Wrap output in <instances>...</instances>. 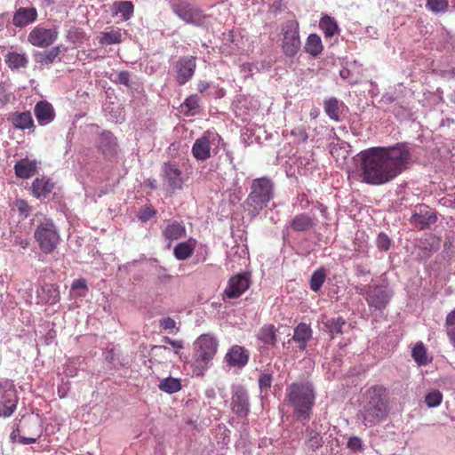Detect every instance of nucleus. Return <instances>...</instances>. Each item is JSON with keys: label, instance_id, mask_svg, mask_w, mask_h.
<instances>
[{"label": "nucleus", "instance_id": "obj_43", "mask_svg": "<svg viewBox=\"0 0 455 455\" xmlns=\"http://www.w3.org/2000/svg\"><path fill=\"white\" fill-rule=\"evenodd\" d=\"M325 278V271L323 268L315 270L310 278V289L313 291H318L324 283Z\"/></svg>", "mask_w": 455, "mask_h": 455}, {"label": "nucleus", "instance_id": "obj_30", "mask_svg": "<svg viewBox=\"0 0 455 455\" xmlns=\"http://www.w3.org/2000/svg\"><path fill=\"white\" fill-rule=\"evenodd\" d=\"M290 226L296 232H306L315 226L314 219L306 213H299L294 216Z\"/></svg>", "mask_w": 455, "mask_h": 455}, {"label": "nucleus", "instance_id": "obj_4", "mask_svg": "<svg viewBox=\"0 0 455 455\" xmlns=\"http://www.w3.org/2000/svg\"><path fill=\"white\" fill-rule=\"evenodd\" d=\"M218 346V340L211 334H202L195 340L191 363L195 376H204L217 354Z\"/></svg>", "mask_w": 455, "mask_h": 455}, {"label": "nucleus", "instance_id": "obj_59", "mask_svg": "<svg viewBox=\"0 0 455 455\" xmlns=\"http://www.w3.org/2000/svg\"><path fill=\"white\" fill-rule=\"evenodd\" d=\"M14 244L20 246L23 249H26L29 245V241L27 238L22 236H15Z\"/></svg>", "mask_w": 455, "mask_h": 455}, {"label": "nucleus", "instance_id": "obj_37", "mask_svg": "<svg viewBox=\"0 0 455 455\" xmlns=\"http://www.w3.org/2000/svg\"><path fill=\"white\" fill-rule=\"evenodd\" d=\"M182 110L187 116H195L198 113L200 108V99L194 94L188 97L181 105Z\"/></svg>", "mask_w": 455, "mask_h": 455}, {"label": "nucleus", "instance_id": "obj_25", "mask_svg": "<svg viewBox=\"0 0 455 455\" xmlns=\"http://www.w3.org/2000/svg\"><path fill=\"white\" fill-rule=\"evenodd\" d=\"M162 235L166 241L169 242V245L172 241L179 240L187 235L185 226L181 222L176 220L169 222L165 228L162 230Z\"/></svg>", "mask_w": 455, "mask_h": 455}, {"label": "nucleus", "instance_id": "obj_56", "mask_svg": "<svg viewBox=\"0 0 455 455\" xmlns=\"http://www.w3.org/2000/svg\"><path fill=\"white\" fill-rule=\"evenodd\" d=\"M11 100V93H8L5 89L0 85V108H4Z\"/></svg>", "mask_w": 455, "mask_h": 455}, {"label": "nucleus", "instance_id": "obj_21", "mask_svg": "<svg viewBox=\"0 0 455 455\" xmlns=\"http://www.w3.org/2000/svg\"><path fill=\"white\" fill-rule=\"evenodd\" d=\"M37 18V11L35 7H20L12 18V24L17 28L26 27Z\"/></svg>", "mask_w": 455, "mask_h": 455}, {"label": "nucleus", "instance_id": "obj_33", "mask_svg": "<svg viewBox=\"0 0 455 455\" xmlns=\"http://www.w3.org/2000/svg\"><path fill=\"white\" fill-rule=\"evenodd\" d=\"M276 328L273 324L263 325L259 333L258 339L264 344L275 346L277 342Z\"/></svg>", "mask_w": 455, "mask_h": 455}, {"label": "nucleus", "instance_id": "obj_18", "mask_svg": "<svg viewBox=\"0 0 455 455\" xmlns=\"http://www.w3.org/2000/svg\"><path fill=\"white\" fill-rule=\"evenodd\" d=\"M34 114L37 123L42 125H47L55 118V110L52 105L47 100L38 101L34 108Z\"/></svg>", "mask_w": 455, "mask_h": 455}, {"label": "nucleus", "instance_id": "obj_3", "mask_svg": "<svg viewBox=\"0 0 455 455\" xmlns=\"http://www.w3.org/2000/svg\"><path fill=\"white\" fill-rule=\"evenodd\" d=\"M285 395L298 419L307 422L315 400L312 383L308 381L291 383L286 388Z\"/></svg>", "mask_w": 455, "mask_h": 455}, {"label": "nucleus", "instance_id": "obj_61", "mask_svg": "<svg viewBox=\"0 0 455 455\" xmlns=\"http://www.w3.org/2000/svg\"><path fill=\"white\" fill-rule=\"evenodd\" d=\"M209 87H210V84L206 81H200L197 84V90L200 92H204Z\"/></svg>", "mask_w": 455, "mask_h": 455}, {"label": "nucleus", "instance_id": "obj_14", "mask_svg": "<svg viewBox=\"0 0 455 455\" xmlns=\"http://www.w3.org/2000/svg\"><path fill=\"white\" fill-rule=\"evenodd\" d=\"M196 68V57L183 56L175 63L177 72L176 81L180 85L188 82L195 74Z\"/></svg>", "mask_w": 455, "mask_h": 455}, {"label": "nucleus", "instance_id": "obj_64", "mask_svg": "<svg viewBox=\"0 0 455 455\" xmlns=\"http://www.w3.org/2000/svg\"><path fill=\"white\" fill-rule=\"evenodd\" d=\"M451 101H452L453 103H455V92H454V93H453V94H452V96H451Z\"/></svg>", "mask_w": 455, "mask_h": 455}, {"label": "nucleus", "instance_id": "obj_15", "mask_svg": "<svg viewBox=\"0 0 455 455\" xmlns=\"http://www.w3.org/2000/svg\"><path fill=\"white\" fill-rule=\"evenodd\" d=\"M250 286V279L246 274H238L229 278L224 291V298L237 299Z\"/></svg>", "mask_w": 455, "mask_h": 455}, {"label": "nucleus", "instance_id": "obj_13", "mask_svg": "<svg viewBox=\"0 0 455 455\" xmlns=\"http://www.w3.org/2000/svg\"><path fill=\"white\" fill-rule=\"evenodd\" d=\"M231 410L241 419H246L250 412V402L247 391L242 386L233 388L231 396Z\"/></svg>", "mask_w": 455, "mask_h": 455}, {"label": "nucleus", "instance_id": "obj_57", "mask_svg": "<svg viewBox=\"0 0 455 455\" xmlns=\"http://www.w3.org/2000/svg\"><path fill=\"white\" fill-rule=\"evenodd\" d=\"M291 135L298 137L301 141H306L307 140V133L305 128L298 127L291 131Z\"/></svg>", "mask_w": 455, "mask_h": 455}, {"label": "nucleus", "instance_id": "obj_34", "mask_svg": "<svg viewBox=\"0 0 455 455\" xmlns=\"http://www.w3.org/2000/svg\"><path fill=\"white\" fill-rule=\"evenodd\" d=\"M319 27L325 37H331L339 31V26L335 20L326 14L321 18Z\"/></svg>", "mask_w": 455, "mask_h": 455}, {"label": "nucleus", "instance_id": "obj_19", "mask_svg": "<svg viewBox=\"0 0 455 455\" xmlns=\"http://www.w3.org/2000/svg\"><path fill=\"white\" fill-rule=\"evenodd\" d=\"M98 148L105 158H112L116 155V138L110 132L100 133L98 140Z\"/></svg>", "mask_w": 455, "mask_h": 455}, {"label": "nucleus", "instance_id": "obj_29", "mask_svg": "<svg viewBox=\"0 0 455 455\" xmlns=\"http://www.w3.org/2000/svg\"><path fill=\"white\" fill-rule=\"evenodd\" d=\"M4 61L11 70L25 68L28 65V57L26 53L9 52L4 56Z\"/></svg>", "mask_w": 455, "mask_h": 455}, {"label": "nucleus", "instance_id": "obj_36", "mask_svg": "<svg viewBox=\"0 0 455 455\" xmlns=\"http://www.w3.org/2000/svg\"><path fill=\"white\" fill-rule=\"evenodd\" d=\"M60 46H56L52 48L48 52H39L38 54H36V60L37 63L41 65L48 66L55 61L56 58L60 55Z\"/></svg>", "mask_w": 455, "mask_h": 455}, {"label": "nucleus", "instance_id": "obj_62", "mask_svg": "<svg viewBox=\"0 0 455 455\" xmlns=\"http://www.w3.org/2000/svg\"><path fill=\"white\" fill-rule=\"evenodd\" d=\"M167 350H169V347H167L166 346H157V345H155L151 348L152 352L158 351V352L162 353V352H164V351H167Z\"/></svg>", "mask_w": 455, "mask_h": 455}, {"label": "nucleus", "instance_id": "obj_8", "mask_svg": "<svg viewBox=\"0 0 455 455\" xmlns=\"http://www.w3.org/2000/svg\"><path fill=\"white\" fill-rule=\"evenodd\" d=\"M173 12L186 23L201 26L205 21L203 12L187 1H181L172 5Z\"/></svg>", "mask_w": 455, "mask_h": 455}, {"label": "nucleus", "instance_id": "obj_6", "mask_svg": "<svg viewBox=\"0 0 455 455\" xmlns=\"http://www.w3.org/2000/svg\"><path fill=\"white\" fill-rule=\"evenodd\" d=\"M42 435V427L36 418L28 416L22 417L17 424L16 428L11 433L13 442L21 444L35 443Z\"/></svg>", "mask_w": 455, "mask_h": 455}, {"label": "nucleus", "instance_id": "obj_26", "mask_svg": "<svg viewBox=\"0 0 455 455\" xmlns=\"http://www.w3.org/2000/svg\"><path fill=\"white\" fill-rule=\"evenodd\" d=\"M366 300L370 307L381 310L388 303L389 298L382 287L375 286L368 293Z\"/></svg>", "mask_w": 455, "mask_h": 455}, {"label": "nucleus", "instance_id": "obj_24", "mask_svg": "<svg viewBox=\"0 0 455 455\" xmlns=\"http://www.w3.org/2000/svg\"><path fill=\"white\" fill-rule=\"evenodd\" d=\"M164 176L168 182V186L172 190L181 189L183 180L181 178V171L174 164H164Z\"/></svg>", "mask_w": 455, "mask_h": 455}, {"label": "nucleus", "instance_id": "obj_9", "mask_svg": "<svg viewBox=\"0 0 455 455\" xmlns=\"http://www.w3.org/2000/svg\"><path fill=\"white\" fill-rule=\"evenodd\" d=\"M221 137L216 132L207 130L196 139L192 147V155L197 161H205L211 157V146Z\"/></svg>", "mask_w": 455, "mask_h": 455}, {"label": "nucleus", "instance_id": "obj_41", "mask_svg": "<svg viewBox=\"0 0 455 455\" xmlns=\"http://www.w3.org/2000/svg\"><path fill=\"white\" fill-rule=\"evenodd\" d=\"M323 324L328 332L333 335L342 333V328L346 324V321L343 317L339 316L336 318L327 319Z\"/></svg>", "mask_w": 455, "mask_h": 455}, {"label": "nucleus", "instance_id": "obj_11", "mask_svg": "<svg viewBox=\"0 0 455 455\" xmlns=\"http://www.w3.org/2000/svg\"><path fill=\"white\" fill-rule=\"evenodd\" d=\"M300 47V39L298 24L291 21L283 28V50L286 56L293 57Z\"/></svg>", "mask_w": 455, "mask_h": 455}, {"label": "nucleus", "instance_id": "obj_2", "mask_svg": "<svg viewBox=\"0 0 455 455\" xmlns=\"http://www.w3.org/2000/svg\"><path fill=\"white\" fill-rule=\"evenodd\" d=\"M361 410L363 423L366 427H371L386 418L388 411V392L383 386H372L366 390Z\"/></svg>", "mask_w": 455, "mask_h": 455}, {"label": "nucleus", "instance_id": "obj_5", "mask_svg": "<svg viewBox=\"0 0 455 455\" xmlns=\"http://www.w3.org/2000/svg\"><path fill=\"white\" fill-rule=\"evenodd\" d=\"M275 196V184L267 177L252 180L250 193L244 200L245 209L252 216H257Z\"/></svg>", "mask_w": 455, "mask_h": 455}, {"label": "nucleus", "instance_id": "obj_63", "mask_svg": "<svg viewBox=\"0 0 455 455\" xmlns=\"http://www.w3.org/2000/svg\"><path fill=\"white\" fill-rule=\"evenodd\" d=\"M147 187L150 188L151 189L156 188V180H148L146 182Z\"/></svg>", "mask_w": 455, "mask_h": 455}, {"label": "nucleus", "instance_id": "obj_35", "mask_svg": "<svg viewBox=\"0 0 455 455\" xmlns=\"http://www.w3.org/2000/svg\"><path fill=\"white\" fill-rule=\"evenodd\" d=\"M158 387L163 392L173 394L179 392L182 386L180 379L168 377L160 381Z\"/></svg>", "mask_w": 455, "mask_h": 455}, {"label": "nucleus", "instance_id": "obj_47", "mask_svg": "<svg viewBox=\"0 0 455 455\" xmlns=\"http://www.w3.org/2000/svg\"><path fill=\"white\" fill-rule=\"evenodd\" d=\"M308 445L315 451L323 445L322 436L316 430H308Z\"/></svg>", "mask_w": 455, "mask_h": 455}, {"label": "nucleus", "instance_id": "obj_22", "mask_svg": "<svg viewBox=\"0 0 455 455\" xmlns=\"http://www.w3.org/2000/svg\"><path fill=\"white\" fill-rule=\"evenodd\" d=\"M7 121L18 130L35 128L34 119L30 111L12 112L8 115Z\"/></svg>", "mask_w": 455, "mask_h": 455}, {"label": "nucleus", "instance_id": "obj_1", "mask_svg": "<svg viewBox=\"0 0 455 455\" xmlns=\"http://www.w3.org/2000/svg\"><path fill=\"white\" fill-rule=\"evenodd\" d=\"M358 171L362 182L379 186L393 180L406 169L411 153L403 145L391 148L375 147L363 150L358 155Z\"/></svg>", "mask_w": 455, "mask_h": 455}, {"label": "nucleus", "instance_id": "obj_38", "mask_svg": "<svg viewBox=\"0 0 455 455\" xmlns=\"http://www.w3.org/2000/svg\"><path fill=\"white\" fill-rule=\"evenodd\" d=\"M411 356L419 365H427L429 362L427 359V350L422 342H418L412 348Z\"/></svg>", "mask_w": 455, "mask_h": 455}, {"label": "nucleus", "instance_id": "obj_58", "mask_svg": "<svg viewBox=\"0 0 455 455\" xmlns=\"http://www.w3.org/2000/svg\"><path fill=\"white\" fill-rule=\"evenodd\" d=\"M83 289L87 290L86 281L84 279H76L72 283V290Z\"/></svg>", "mask_w": 455, "mask_h": 455}, {"label": "nucleus", "instance_id": "obj_55", "mask_svg": "<svg viewBox=\"0 0 455 455\" xmlns=\"http://www.w3.org/2000/svg\"><path fill=\"white\" fill-rule=\"evenodd\" d=\"M159 325L164 330H172L176 327V322L171 317H165L160 320Z\"/></svg>", "mask_w": 455, "mask_h": 455}, {"label": "nucleus", "instance_id": "obj_60", "mask_svg": "<svg viewBox=\"0 0 455 455\" xmlns=\"http://www.w3.org/2000/svg\"><path fill=\"white\" fill-rule=\"evenodd\" d=\"M444 204L449 203L451 206L455 208V193L448 194L447 198H443Z\"/></svg>", "mask_w": 455, "mask_h": 455}, {"label": "nucleus", "instance_id": "obj_31", "mask_svg": "<svg viewBox=\"0 0 455 455\" xmlns=\"http://www.w3.org/2000/svg\"><path fill=\"white\" fill-rule=\"evenodd\" d=\"M196 248V240L188 239L186 242L179 243L173 249V255L178 260H185L190 258Z\"/></svg>", "mask_w": 455, "mask_h": 455}, {"label": "nucleus", "instance_id": "obj_42", "mask_svg": "<svg viewBox=\"0 0 455 455\" xmlns=\"http://www.w3.org/2000/svg\"><path fill=\"white\" fill-rule=\"evenodd\" d=\"M446 333L451 344L455 347V309L451 310L445 318Z\"/></svg>", "mask_w": 455, "mask_h": 455}, {"label": "nucleus", "instance_id": "obj_49", "mask_svg": "<svg viewBox=\"0 0 455 455\" xmlns=\"http://www.w3.org/2000/svg\"><path fill=\"white\" fill-rule=\"evenodd\" d=\"M376 244L379 250L387 251L391 246V239L385 233H379L376 240Z\"/></svg>", "mask_w": 455, "mask_h": 455}, {"label": "nucleus", "instance_id": "obj_20", "mask_svg": "<svg viewBox=\"0 0 455 455\" xmlns=\"http://www.w3.org/2000/svg\"><path fill=\"white\" fill-rule=\"evenodd\" d=\"M17 406V398L12 390H6L0 385V416L10 417Z\"/></svg>", "mask_w": 455, "mask_h": 455}, {"label": "nucleus", "instance_id": "obj_32", "mask_svg": "<svg viewBox=\"0 0 455 455\" xmlns=\"http://www.w3.org/2000/svg\"><path fill=\"white\" fill-rule=\"evenodd\" d=\"M304 50L312 57H317L323 50L321 37L317 34H310L306 41Z\"/></svg>", "mask_w": 455, "mask_h": 455}, {"label": "nucleus", "instance_id": "obj_54", "mask_svg": "<svg viewBox=\"0 0 455 455\" xmlns=\"http://www.w3.org/2000/svg\"><path fill=\"white\" fill-rule=\"evenodd\" d=\"M130 78L131 75L128 71H120L117 74L116 82H118L121 84H124L125 86H130Z\"/></svg>", "mask_w": 455, "mask_h": 455}, {"label": "nucleus", "instance_id": "obj_46", "mask_svg": "<svg viewBox=\"0 0 455 455\" xmlns=\"http://www.w3.org/2000/svg\"><path fill=\"white\" fill-rule=\"evenodd\" d=\"M443 401V395L439 390L429 392L425 397V403L428 407H436Z\"/></svg>", "mask_w": 455, "mask_h": 455}, {"label": "nucleus", "instance_id": "obj_52", "mask_svg": "<svg viewBox=\"0 0 455 455\" xmlns=\"http://www.w3.org/2000/svg\"><path fill=\"white\" fill-rule=\"evenodd\" d=\"M362 440L357 436L350 437L347 442V447L354 451H360L362 449Z\"/></svg>", "mask_w": 455, "mask_h": 455}, {"label": "nucleus", "instance_id": "obj_12", "mask_svg": "<svg viewBox=\"0 0 455 455\" xmlns=\"http://www.w3.org/2000/svg\"><path fill=\"white\" fill-rule=\"evenodd\" d=\"M410 223L419 229L428 228L437 220L435 212L426 204L416 205L410 218Z\"/></svg>", "mask_w": 455, "mask_h": 455}, {"label": "nucleus", "instance_id": "obj_17", "mask_svg": "<svg viewBox=\"0 0 455 455\" xmlns=\"http://www.w3.org/2000/svg\"><path fill=\"white\" fill-rule=\"evenodd\" d=\"M38 303L54 305L60 301V295L58 285L44 283L36 290Z\"/></svg>", "mask_w": 455, "mask_h": 455}, {"label": "nucleus", "instance_id": "obj_40", "mask_svg": "<svg viewBox=\"0 0 455 455\" xmlns=\"http://www.w3.org/2000/svg\"><path fill=\"white\" fill-rule=\"evenodd\" d=\"M122 42V34L119 30H111L101 32L99 37V43L104 44H120Z\"/></svg>", "mask_w": 455, "mask_h": 455}, {"label": "nucleus", "instance_id": "obj_23", "mask_svg": "<svg viewBox=\"0 0 455 455\" xmlns=\"http://www.w3.org/2000/svg\"><path fill=\"white\" fill-rule=\"evenodd\" d=\"M54 183L44 177L36 178L31 185V193L37 199L46 198L53 190Z\"/></svg>", "mask_w": 455, "mask_h": 455}, {"label": "nucleus", "instance_id": "obj_51", "mask_svg": "<svg viewBox=\"0 0 455 455\" xmlns=\"http://www.w3.org/2000/svg\"><path fill=\"white\" fill-rule=\"evenodd\" d=\"M162 341L165 344L172 346L174 349V353L178 355L181 349L184 348L183 340L172 339L167 336L163 337Z\"/></svg>", "mask_w": 455, "mask_h": 455}, {"label": "nucleus", "instance_id": "obj_16", "mask_svg": "<svg viewBox=\"0 0 455 455\" xmlns=\"http://www.w3.org/2000/svg\"><path fill=\"white\" fill-rule=\"evenodd\" d=\"M249 351L239 345L232 346L225 355V362L228 365L243 368L249 362Z\"/></svg>", "mask_w": 455, "mask_h": 455}, {"label": "nucleus", "instance_id": "obj_53", "mask_svg": "<svg viewBox=\"0 0 455 455\" xmlns=\"http://www.w3.org/2000/svg\"><path fill=\"white\" fill-rule=\"evenodd\" d=\"M272 383V377L269 374H262L259 379V385L261 389L269 388Z\"/></svg>", "mask_w": 455, "mask_h": 455}, {"label": "nucleus", "instance_id": "obj_44", "mask_svg": "<svg viewBox=\"0 0 455 455\" xmlns=\"http://www.w3.org/2000/svg\"><path fill=\"white\" fill-rule=\"evenodd\" d=\"M117 13H120L124 20H129L133 13V4L130 1H119L115 3Z\"/></svg>", "mask_w": 455, "mask_h": 455}, {"label": "nucleus", "instance_id": "obj_45", "mask_svg": "<svg viewBox=\"0 0 455 455\" xmlns=\"http://www.w3.org/2000/svg\"><path fill=\"white\" fill-rule=\"evenodd\" d=\"M426 6L433 12H445L449 7V1L426 0Z\"/></svg>", "mask_w": 455, "mask_h": 455}, {"label": "nucleus", "instance_id": "obj_10", "mask_svg": "<svg viewBox=\"0 0 455 455\" xmlns=\"http://www.w3.org/2000/svg\"><path fill=\"white\" fill-rule=\"evenodd\" d=\"M58 36L59 32L56 28L36 26L28 33V41L33 46L47 48L58 39Z\"/></svg>", "mask_w": 455, "mask_h": 455}, {"label": "nucleus", "instance_id": "obj_7", "mask_svg": "<svg viewBox=\"0 0 455 455\" xmlns=\"http://www.w3.org/2000/svg\"><path fill=\"white\" fill-rule=\"evenodd\" d=\"M35 238L40 250L49 254L52 252L60 243V235L52 220L44 219L35 230Z\"/></svg>", "mask_w": 455, "mask_h": 455}, {"label": "nucleus", "instance_id": "obj_50", "mask_svg": "<svg viewBox=\"0 0 455 455\" xmlns=\"http://www.w3.org/2000/svg\"><path fill=\"white\" fill-rule=\"evenodd\" d=\"M14 205L21 216L27 218L31 211V207L24 199H18L14 202Z\"/></svg>", "mask_w": 455, "mask_h": 455}, {"label": "nucleus", "instance_id": "obj_28", "mask_svg": "<svg viewBox=\"0 0 455 455\" xmlns=\"http://www.w3.org/2000/svg\"><path fill=\"white\" fill-rule=\"evenodd\" d=\"M15 175L20 179H28L36 172V162L28 158L21 159L14 165Z\"/></svg>", "mask_w": 455, "mask_h": 455}, {"label": "nucleus", "instance_id": "obj_27", "mask_svg": "<svg viewBox=\"0 0 455 455\" xmlns=\"http://www.w3.org/2000/svg\"><path fill=\"white\" fill-rule=\"evenodd\" d=\"M312 338V329L305 323H300L294 329L292 339L298 343V347L300 350H305L308 340Z\"/></svg>", "mask_w": 455, "mask_h": 455}, {"label": "nucleus", "instance_id": "obj_48", "mask_svg": "<svg viewBox=\"0 0 455 455\" xmlns=\"http://www.w3.org/2000/svg\"><path fill=\"white\" fill-rule=\"evenodd\" d=\"M156 214V211L151 204H146L140 210L138 218L142 222H147Z\"/></svg>", "mask_w": 455, "mask_h": 455}, {"label": "nucleus", "instance_id": "obj_39", "mask_svg": "<svg viewBox=\"0 0 455 455\" xmlns=\"http://www.w3.org/2000/svg\"><path fill=\"white\" fill-rule=\"evenodd\" d=\"M326 115L334 121L339 120V103L336 98H331L324 101Z\"/></svg>", "mask_w": 455, "mask_h": 455}]
</instances>
